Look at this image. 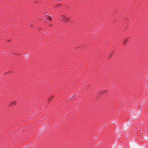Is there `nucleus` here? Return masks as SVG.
Returning <instances> with one entry per match:
<instances>
[{"instance_id": "obj_1", "label": "nucleus", "mask_w": 148, "mask_h": 148, "mask_svg": "<svg viewBox=\"0 0 148 148\" xmlns=\"http://www.w3.org/2000/svg\"><path fill=\"white\" fill-rule=\"evenodd\" d=\"M69 18L67 17L66 15H62L60 16V20L62 22L68 23L69 21Z\"/></svg>"}, {"instance_id": "obj_2", "label": "nucleus", "mask_w": 148, "mask_h": 148, "mask_svg": "<svg viewBox=\"0 0 148 148\" xmlns=\"http://www.w3.org/2000/svg\"><path fill=\"white\" fill-rule=\"evenodd\" d=\"M16 103V101H11L10 103V105L14 106L15 105Z\"/></svg>"}, {"instance_id": "obj_3", "label": "nucleus", "mask_w": 148, "mask_h": 148, "mask_svg": "<svg viewBox=\"0 0 148 148\" xmlns=\"http://www.w3.org/2000/svg\"><path fill=\"white\" fill-rule=\"evenodd\" d=\"M128 40L127 39H125L124 40L123 44L124 45H125L128 42Z\"/></svg>"}, {"instance_id": "obj_4", "label": "nucleus", "mask_w": 148, "mask_h": 148, "mask_svg": "<svg viewBox=\"0 0 148 148\" xmlns=\"http://www.w3.org/2000/svg\"><path fill=\"white\" fill-rule=\"evenodd\" d=\"M107 92V91L106 90H103L101 92L102 93H105Z\"/></svg>"}, {"instance_id": "obj_5", "label": "nucleus", "mask_w": 148, "mask_h": 148, "mask_svg": "<svg viewBox=\"0 0 148 148\" xmlns=\"http://www.w3.org/2000/svg\"><path fill=\"white\" fill-rule=\"evenodd\" d=\"M48 19L49 21H51L52 20V18L50 17L49 16L48 18Z\"/></svg>"}, {"instance_id": "obj_6", "label": "nucleus", "mask_w": 148, "mask_h": 148, "mask_svg": "<svg viewBox=\"0 0 148 148\" xmlns=\"http://www.w3.org/2000/svg\"><path fill=\"white\" fill-rule=\"evenodd\" d=\"M53 98V96H51V97H50L48 98V100L49 101L51 100V99Z\"/></svg>"}, {"instance_id": "obj_7", "label": "nucleus", "mask_w": 148, "mask_h": 148, "mask_svg": "<svg viewBox=\"0 0 148 148\" xmlns=\"http://www.w3.org/2000/svg\"><path fill=\"white\" fill-rule=\"evenodd\" d=\"M49 26H52V24H51V25H49Z\"/></svg>"}]
</instances>
